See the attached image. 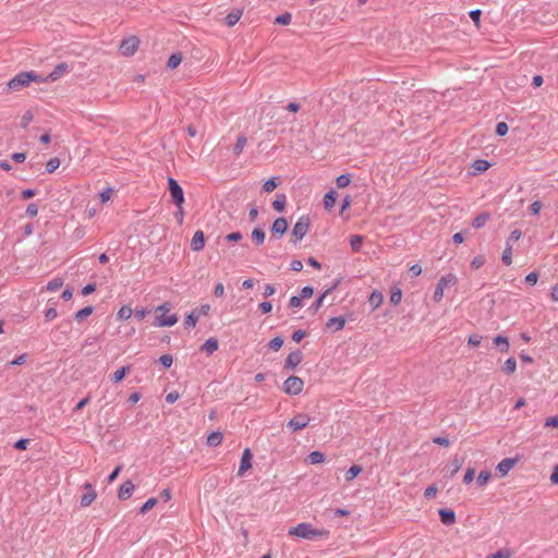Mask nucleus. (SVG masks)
Instances as JSON below:
<instances>
[{
  "mask_svg": "<svg viewBox=\"0 0 558 558\" xmlns=\"http://www.w3.org/2000/svg\"><path fill=\"white\" fill-rule=\"evenodd\" d=\"M493 342L500 352L507 353L509 351V341L507 337L498 335L493 339Z\"/></svg>",
  "mask_w": 558,
  "mask_h": 558,
  "instance_id": "obj_25",
  "label": "nucleus"
},
{
  "mask_svg": "<svg viewBox=\"0 0 558 558\" xmlns=\"http://www.w3.org/2000/svg\"><path fill=\"white\" fill-rule=\"evenodd\" d=\"M489 219L490 214L488 211H483L473 219L472 227L475 229H481L487 223Z\"/></svg>",
  "mask_w": 558,
  "mask_h": 558,
  "instance_id": "obj_24",
  "label": "nucleus"
},
{
  "mask_svg": "<svg viewBox=\"0 0 558 558\" xmlns=\"http://www.w3.org/2000/svg\"><path fill=\"white\" fill-rule=\"evenodd\" d=\"M363 471L361 465L354 464L352 465L345 473V480L348 482L354 480L357 475H360Z\"/></svg>",
  "mask_w": 558,
  "mask_h": 558,
  "instance_id": "obj_38",
  "label": "nucleus"
},
{
  "mask_svg": "<svg viewBox=\"0 0 558 558\" xmlns=\"http://www.w3.org/2000/svg\"><path fill=\"white\" fill-rule=\"evenodd\" d=\"M512 550L509 548H502L494 554H489L486 558H511Z\"/></svg>",
  "mask_w": 558,
  "mask_h": 558,
  "instance_id": "obj_43",
  "label": "nucleus"
},
{
  "mask_svg": "<svg viewBox=\"0 0 558 558\" xmlns=\"http://www.w3.org/2000/svg\"><path fill=\"white\" fill-rule=\"evenodd\" d=\"M310 416L305 413H299L293 418H291L288 423V427L292 428V430H300L307 426L310 423Z\"/></svg>",
  "mask_w": 558,
  "mask_h": 558,
  "instance_id": "obj_11",
  "label": "nucleus"
},
{
  "mask_svg": "<svg viewBox=\"0 0 558 558\" xmlns=\"http://www.w3.org/2000/svg\"><path fill=\"white\" fill-rule=\"evenodd\" d=\"M138 45L140 39L136 36H131L121 41L119 50L123 56H133L137 51Z\"/></svg>",
  "mask_w": 558,
  "mask_h": 558,
  "instance_id": "obj_9",
  "label": "nucleus"
},
{
  "mask_svg": "<svg viewBox=\"0 0 558 558\" xmlns=\"http://www.w3.org/2000/svg\"><path fill=\"white\" fill-rule=\"evenodd\" d=\"M27 360V353H23L19 356H16L14 360H12L9 365L15 366V365H23L26 363Z\"/></svg>",
  "mask_w": 558,
  "mask_h": 558,
  "instance_id": "obj_60",
  "label": "nucleus"
},
{
  "mask_svg": "<svg viewBox=\"0 0 558 558\" xmlns=\"http://www.w3.org/2000/svg\"><path fill=\"white\" fill-rule=\"evenodd\" d=\"M63 286V279L62 278H54L47 284L48 291H58Z\"/></svg>",
  "mask_w": 558,
  "mask_h": 558,
  "instance_id": "obj_50",
  "label": "nucleus"
},
{
  "mask_svg": "<svg viewBox=\"0 0 558 558\" xmlns=\"http://www.w3.org/2000/svg\"><path fill=\"white\" fill-rule=\"evenodd\" d=\"M283 344V339L281 337H275L268 343V348L278 351Z\"/></svg>",
  "mask_w": 558,
  "mask_h": 558,
  "instance_id": "obj_52",
  "label": "nucleus"
},
{
  "mask_svg": "<svg viewBox=\"0 0 558 558\" xmlns=\"http://www.w3.org/2000/svg\"><path fill=\"white\" fill-rule=\"evenodd\" d=\"M471 20L474 22V24L476 25V27L478 28L480 27V23H481V15H482V11L476 9V10H473L469 13Z\"/></svg>",
  "mask_w": 558,
  "mask_h": 558,
  "instance_id": "obj_55",
  "label": "nucleus"
},
{
  "mask_svg": "<svg viewBox=\"0 0 558 558\" xmlns=\"http://www.w3.org/2000/svg\"><path fill=\"white\" fill-rule=\"evenodd\" d=\"M172 305L169 302H165L161 305L157 306L156 312H160L161 314L156 317L154 323L155 326L159 327H171L178 323V316L175 314L166 316L171 310Z\"/></svg>",
  "mask_w": 558,
  "mask_h": 558,
  "instance_id": "obj_2",
  "label": "nucleus"
},
{
  "mask_svg": "<svg viewBox=\"0 0 558 558\" xmlns=\"http://www.w3.org/2000/svg\"><path fill=\"white\" fill-rule=\"evenodd\" d=\"M134 492V484L131 481H125L119 488L118 498L120 500L129 499Z\"/></svg>",
  "mask_w": 558,
  "mask_h": 558,
  "instance_id": "obj_19",
  "label": "nucleus"
},
{
  "mask_svg": "<svg viewBox=\"0 0 558 558\" xmlns=\"http://www.w3.org/2000/svg\"><path fill=\"white\" fill-rule=\"evenodd\" d=\"M303 360V354L300 350H295L288 354L284 361L283 368L286 371H293Z\"/></svg>",
  "mask_w": 558,
  "mask_h": 558,
  "instance_id": "obj_10",
  "label": "nucleus"
},
{
  "mask_svg": "<svg viewBox=\"0 0 558 558\" xmlns=\"http://www.w3.org/2000/svg\"><path fill=\"white\" fill-rule=\"evenodd\" d=\"M279 182H278V178H270L269 180H267L264 184H263V191L266 192V193H270L272 192L275 189H277Z\"/></svg>",
  "mask_w": 558,
  "mask_h": 558,
  "instance_id": "obj_45",
  "label": "nucleus"
},
{
  "mask_svg": "<svg viewBox=\"0 0 558 558\" xmlns=\"http://www.w3.org/2000/svg\"><path fill=\"white\" fill-rule=\"evenodd\" d=\"M241 16L242 10H233L226 16L225 22L228 26H233L239 22Z\"/></svg>",
  "mask_w": 558,
  "mask_h": 558,
  "instance_id": "obj_29",
  "label": "nucleus"
},
{
  "mask_svg": "<svg viewBox=\"0 0 558 558\" xmlns=\"http://www.w3.org/2000/svg\"><path fill=\"white\" fill-rule=\"evenodd\" d=\"M60 166V160L59 158L54 157V158H51L48 160V162L46 163V171L48 173H52L54 172Z\"/></svg>",
  "mask_w": 558,
  "mask_h": 558,
  "instance_id": "obj_49",
  "label": "nucleus"
},
{
  "mask_svg": "<svg viewBox=\"0 0 558 558\" xmlns=\"http://www.w3.org/2000/svg\"><path fill=\"white\" fill-rule=\"evenodd\" d=\"M518 462L519 458H505L497 464L496 470L500 473V476H506Z\"/></svg>",
  "mask_w": 558,
  "mask_h": 558,
  "instance_id": "obj_13",
  "label": "nucleus"
},
{
  "mask_svg": "<svg viewBox=\"0 0 558 558\" xmlns=\"http://www.w3.org/2000/svg\"><path fill=\"white\" fill-rule=\"evenodd\" d=\"M402 299V292L400 289H397L396 291H392L390 294V302L393 305H398L401 302Z\"/></svg>",
  "mask_w": 558,
  "mask_h": 558,
  "instance_id": "obj_56",
  "label": "nucleus"
},
{
  "mask_svg": "<svg viewBox=\"0 0 558 558\" xmlns=\"http://www.w3.org/2000/svg\"><path fill=\"white\" fill-rule=\"evenodd\" d=\"M489 167H490V163L487 160L477 159L473 162L474 174L484 172V171L488 170Z\"/></svg>",
  "mask_w": 558,
  "mask_h": 558,
  "instance_id": "obj_35",
  "label": "nucleus"
},
{
  "mask_svg": "<svg viewBox=\"0 0 558 558\" xmlns=\"http://www.w3.org/2000/svg\"><path fill=\"white\" fill-rule=\"evenodd\" d=\"M517 369V361L513 356L506 360L501 371L507 375H512Z\"/></svg>",
  "mask_w": 558,
  "mask_h": 558,
  "instance_id": "obj_32",
  "label": "nucleus"
},
{
  "mask_svg": "<svg viewBox=\"0 0 558 558\" xmlns=\"http://www.w3.org/2000/svg\"><path fill=\"white\" fill-rule=\"evenodd\" d=\"M324 460H325V454L323 452H320V451H312L307 456V461L311 464L322 463Z\"/></svg>",
  "mask_w": 558,
  "mask_h": 558,
  "instance_id": "obj_40",
  "label": "nucleus"
},
{
  "mask_svg": "<svg viewBox=\"0 0 558 558\" xmlns=\"http://www.w3.org/2000/svg\"><path fill=\"white\" fill-rule=\"evenodd\" d=\"M287 204V197L284 194H277L275 201L272 202V207L276 211H283Z\"/></svg>",
  "mask_w": 558,
  "mask_h": 558,
  "instance_id": "obj_31",
  "label": "nucleus"
},
{
  "mask_svg": "<svg viewBox=\"0 0 558 558\" xmlns=\"http://www.w3.org/2000/svg\"><path fill=\"white\" fill-rule=\"evenodd\" d=\"M288 534L305 539H313L315 537L327 536L328 531L314 529L310 523H300L296 526L291 527Z\"/></svg>",
  "mask_w": 558,
  "mask_h": 558,
  "instance_id": "obj_1",
  "label": "nucleus"
},
{
  "mask_svg": "<svg viewBox=\"0 0 558 558\" xmlns=\"http://www.w3.org/2000/svg\"><path fill=\"white\" fill-rule=\"evenodd\" d=\"M93 311H94L93 306H85L84 308H82L75 313V319L77 322H81V320L85 319L86 317H88L89 315H92Z\"/></svg>",
  "mask_w": 558,
  "mask_h": 558,
  "instance_id": "obj_42",
  "label": "nucleus"
},
{
  "mask_svg": "<svg viewBox=\"0 0 558 558\" xmlns=\"http://www.w3.org/2000/svg\"><path fill=\"white\" fill-rule=\"evenodd\" d=\"M252 240L256 245H260L265 241V231L262 228H255L252 231Z\"/></svg>",
  "mask_w": 558,
  "mask_h": 558,
  "instance_id": "obj_39",
  "label": "nucleus"
},
{
  "mask_svg": "<svg viewBox=\"0 0 558 558\" xmlns=\"http://www.w3.org/2000/svg\"><path fill=\"white\" fill-rule=\"evenodd\" d=\"M310 230V218L308 216H302L299 218V220L295 222L293 229H292V238H293V242L294 243H298L299 241H301L305 234L308 232Z\"/></svg>",
  "mask_w": 558,
  "mask_h": 558,
  "instance_id": "obj_5",
  "label": "nucleus"
},
{
  "mask_svg": "<svg viewBox=\"0 0 558 558\" xmlns=\"http://www.w3.org/2000/svg\"><path fill=\"white\" fill-rule=\"evenodd\" d=\"M38 214V206L35 203L28 204L26 208V215L28 217H36Z\"/></svg>",
  "mask_w": 558,
  "mask_h": 558,
  "instance_id": "obj_63",
  "label": "nucleus"
},
{
  "mask_svg": "<svg viewBox=\"0 0 558 558\" xmlns=\"http://www.w3.org/2000/svg\"><path fill=\"white\" fill-rule=\"evenodd\" d=\"M490 477H492V473L488 470H483L480 472V474L476 478V484L480 487H482L487 484V482L490 480Z\"/></svg>",
  "mask_w": 558,
  "mask_h": 558,
  "instance_id": "obj_41",
  "label": "nucleus"
},
{
  "mask_svg": "<svg viewBox=\"0 0 558 558\" xmlns=\"http://www.w3.org/2000/svg\"><path fill=\"white\" fill-rule=\"evenodd\" d=\"M542 207H543L542 202H539V201H535V202H533V203L530 205V208H529L530 214H532V215H537V214L541 211Z\"/></svg>",
  "mask_w": 558,
  "mask_h": 558,
  "instance_id": "obj_62",
  "label": "nucleus"
},
{
  "mask_svg": "<svg viewBox=\"0 0 558 558\" xmlns=\"http://www.w3.org/2000/svg\"><path fill=\"white\" fill-rule=\"evenodd\" d=\"M157 501H158L157 498H149V499H147L143 504V506L140 508V513L141 514L147 513L150 509H153L156 506Z\"/></svg>",
  "mask_w": 558,
  "mask_h": 558,
  "instance_id": "obj_46",
  "label": "nucleus"
},
{
  "mask_svg": "<svg viewBox=\"0 0 558 558\" xmlns=\"http://www.w3.org/2000/svg\"><path fill=\"white\" fill-rule=\"evenodd\" d=\"M218 340L216 338H209L203 343V345L201 347V351L210 355L218 350Z\"/></svg>",
  "mask_w": 558,
  "mask_h": 558,
  "instance_id": "obj_22",
  "label": "nucleus"
},
{
  "mask_svg": "<svg viewBox=\"0 0 558 558\" xmlns=\"http://www.w3.org/2000/svg\"><path fill=\"white\" fill-rule=\"evenodd\" d=\"M482 342V336L473 333L469 337L468 343L472 347H478Z\"/></svg>",
  "mask_w": 558,
  "mask_h": 558,
  "instance_id": "obj_61",
  "label": "nucleus"
},
{
  "mask_svg": "<svg viewBox=\"0 0 558 558\" xmlns=\"http://www.w3.org/2000/svg\"><path fill=\"white\" fill-rule=\"evenodd\" d=\"M31 440L27 439V438H22V439H19L17 441H15L14 444V448L16 450H26L28 445H29Z\"/></svg>",
  "mask_w": 558,
  "mask_h": 558,
  "instance_id": "obj_58",
  "label": "nucleus"
},
{
  "mask_svg": "<svg viewBox=\"0 0 558 558\" xmlns=\"http://www.w3.org/2000/svg\"><path fill=\"white\" fill-rule=\"evenodd\" d=\"M351 182V177L349 174H341L336 179V184L339 189L347 187Z\"/></svg>",
  "mask_w": 558,
  "mask_h": 558,
  "instance_id": "obj_48",
  "label": "nucleus"
},
{
  "mask_svg": "<svg viewBox=\"0 0 558 558\" xmlns=\"http://www.w3.org/2000/svg\"><path fill=\"white\" fill-rule=\"evenodd\" d=\"M182 62V54L180 52L172 53L168 61H167V68L168 69H175L179 66V64Z\"/></svg>",
  "mask_w": 558,
  "mask_h": 558,
  "instance_id": "obj_34",
  "label": "nucleus"
},
{
  "mask_svg": "<svg viewBox=\"0 0 558 558\" xmlns=\"http://www.w3.org/2000/svg\"><path fill=\"white\" fill-rule=\"evenodd\" d=\"M205 246V235L202 230H197L191 240V250L193 252H199Z\"/></svg>",
  "mask_w": 558,
  "mask_h": 558,
  "instance_id": "obj_17",
  "label": "nucleus"
},
{
  "mask_svg": "<svg viewBox=\"0 0 558 558\" xmlns=\"http://www.w3.org/2000/svg\"><path fill=\"white\" fill-rule=\"evenodd\" d=\"M288 230V221L283 217L277 218L271 226V236L281 238Z\"/></svg>",
  "mask_w": 558,
  "mask_h": 558,
  "instance_id": "obj_12",
  "label": "nucleus"
},
{
  "mask_svg": "<svg viewBox=\"0 0 558 558\" xmlns=\"http://www.w3.org/2000/svg\"><path fill=\"white\" fill-rule=\"evenodd\" d=\"M252 452L248 448L244 449L241 458L238 475L242 476L247 470L252 468Z\"/></svg>",
  "mask_w": 558,
  "mask_h": 558,
  "instance_id": "obj_15",
  "label": "nucleus"
},
{
  "mask_svg": "<svg viewBox=\"0 0 558 558\" xmlns=\"http://www.w3.org/2000/svg\"><path fill=\"white\" fill-rule=\"evenodd\" d=\"M130 371H131V366L130 365L122 366L121 368L117 369L111 375V380L113 383H119V381L123 380V378L126 376V374L130 373Z\"/></svg>",
  "mask_w": 558,
  "mask_h": 558,
  "instance_id": "obj_28",
  "label": "nucleus"
},
{
  "mask_svg": "<svg viewBox=\"0 0 558 558\" xmlns=\"http://www.w3.org/2000/svg\"><path fill=\"white\" fill-rule=\"evenodd\" d=\"M32 81L43 82V80L33 72H21L9 82V87L12 90H20L27 86Z\"/></svg>",
  "mask_w": 558,
  "mask_h": 558,
  "instance_id": "obj_3",
  "label": "nucleus"
},
{
  "mask_svg": "<svg viewBox=\"0 0 558 558\" xmlns=\"http://www.w3.org/2000/svg\"><path fill=\"white\" fill-rule=\"evenodd\" d=\"M458 282V279L456 277V275L453 274H448L446 276H442L437 284H436V289H435V292H434V295H433V300L436 302V303H439L442 298H444V291L445 289L449 286V284H456Z\"/></svg>",
  "mask_w": 558,
  "mask_h": 558,
  "instance_id": "obj_4",
  "label": "nucleus"
},
{
  "mask_svg": "<svg viewBox=\"0 0 558 558\" xmlns=\"http://www.w3.org/2000/svg\"><path fill=\"white\" fill-rule=\"evenodd\" d=\"M337 201V193L333 190L327 192L324 196V206L326 209H331Z\"/></svg>",
  "mask_w": 558,
  "mask_h": 558,
  "instance_id": "obj_30",
  "label": "nucleus"
},
{
  "mask_svg": "<svg viewBox=\"0 0 558 558\" xmlns=\"http://www.w3.org/2000/svg\"><path fill=\"white\" fill-rule=\"evenodd\" d=\"M337 287V284H335L333 287L327 289L311 306H310V311L313 312V313H316L322 306H323V302H324V299L326 298L327 294H329L335 288Z\"/></svg>",
  "mask_w": 558,
  "mask_h": 558,
  "instance_id": "obj_27",
  "label": "nucleus"
},
{
  "mask_svg": "<svg viewBox=\"0 0 558 558\" xmlns=\"http://www.w3.org/2000/svg\"><path fill=\"white\" fill-rule=\"evenodd\" d=\"M222 439L223 435L220 432H213L207 437V444L210 447H217L218 445L221 444Z\"/></svg>",
  "mask_w": 558,
  "mask_h": 558,
  "instance_id": "obj_33",
  "label": "nucleus"
},
{
  "mask_svg": "<svg viewBox=\"0 0 558 558\" xmlns=\"http://www.w3.org/2000/svg\"><path fill=\"white\" fill-rule=\"evenodd\" d=\"M132 308L130 306L124 305L118 311L117 317L120 320H126L132 316Z\"/></svg>",
  "mask_w": 558,
  "mask_h": 558,
  "instance_id": "obj_44",
  "label": "nucleus"
},
{
  "mask_svg": "<svg viewBox=\"0 0 558 558\" xmlns=\"http://www.w3.org/2000/svg\"><path fill=\"white\" fill-rule=\"evenodd\" d=\"M84 489L86 493L81 497V506L85 508L90 506L92 502L96 499L97 493L90 483H85Z\"/></svg>",
  "mask_w": 558,
  "mask_h": 558,
  "instance_id": "obj_14",
  "label": "nucleus"
},
{
  "mask_svg": "<svg viewBox=\"0 0 558 558\" xmlns=\"http://www.w3.org/2000/svg\"><path fill=\"white\" fill-rule=\"evenodd\" d=\"M246 143H247V138L245 135L238 136L236 143L233 146L234 155L239 156L243 151Z\"/></svg>",
  "mask_w": 558,
  "mask_h": 558,
  "instance_id": "obj_37",
  "label": "nucleus"
},
{
  "mask_svg": "<svg viewBox=\"0 0 558 558\" xmlns=\"http://www.w3.org/2000/svg\"><path fill=\"white\" fill-rule=\"evenodd\" d=\"M364 238L362 235L355 234L350 238V245L353 252H360L363 245Z\"/></svg>",
  "mask_w": 558,
  "mask_h": 558,
  "instance_id": "obj_36",
  "label": "nucleus"
},
{
  "mask_svg": "<svg viewBox=\"0 0 558 558\" xmlns=\"http://www.w3.org/2000/svg\"><path fill=\"white\" fill-rule=\"evenodd\" d=\"M68 64L62 62V63H59L54 69L53 71L46 77V78H41L43 82L46 81V80H50V81H57L59 80L66 71H68Z\"/></svg>",
  "mask_w": 558,
  "mask_h": 558,
  "instance_id": "obj_21",
  "label": "nucleus"
},
{
  "mask_svg": "<svg viewBox=\"0 0 558 558\" xmlns=\"http://www.w3.org/2000/svg\"><path fill=\"white\" fill-rule=\"evenodd\" d=\"M463 464V459L462 458H459V457H454L447 470V476L448 477H453L458 472L459 470L461 469Z\"/></svg>",
  "mask_w": 558,
  "mask_h": 558,
  "instance_id": "obj_23",
  "label": "nucleus"
},
{
  "mask_svg": "<svg viewBox=\"0 0 558 558\" xmlns=\"http://www.w3.org/2000/svg\"><path fill=\"white\" fill-rule=\"evenodd\" d=\"M304 387L303 380L298 376H290L283 383V391L290 396H298Z\"/></svg>",
  "mask_w": 558,
  "mask_h": 558,
  "instance_id": "obj_8",
  "label": "nucleus"
},
{
  "mask_svg": "<svg viewBox=\"0 0 558 558\" xmlns=\"http://www.w3.org/2000/svg\"><path fill=\"white\" fill-rule=\"evenodd\" d=\"M291 14L289 12H284L275 19V23L280 25H289L291 23Z\"/></svg>",
  "mask_w": 558,
  "mask_h": 558,
  "instance_id": "obj_51",
  "label": "nucleus"
},
{
  "mask_svg": "<svg viewBox=\"0 0 558 558\" xmlns=\"http://www.w3.org/2000/svg\"><path fill=\"white\" fill-rule=\"evenodd\" d=\"M210 311L209 304H203L199 307H195L190 312V314L185 317L184 326L185 328L194 327L198 322L201 316L208 315Z\"/></svg>",
  "mask_w": 558,
  "mask_h": 558,
  "instance_id": "obj_6",
  "label": "nucleus"
},
{
  "mask_svg": "<svg viewBox=\"0 0 558 558\" xmlns=\"http://www.w3.org/2000/svg\"><path fill=\"white\" fill-rule=\"evenodd\" d=\"M501 260L506 266L511 265L512 263V246L507 245V247L502 252Z\"/></svg>",
  "mask_w": 558,
  "mask_h": 558,
  "instance_id": "obj_47",
  "label": "nucleus"
},
{
  "mask_svg": "<svg viewBox=\"0 0 558 558\" xmlns=\"http://www.w3.org/2000/svg\"><path fill=\"white\" fill-rule=\"evenodd\" d=\"M383 300H384V296H383L381 292L375 290L371 293V295L368 298V303L375 310L381 305Z\"/></svg>",
  "mask_w": 558,
  "mask_h": 558,
  "instance_id": "obj_26",
  "label": "nucleus"
},
{
  "mask_svg": "<svg viewBox=\"0 0 558 558\" xmlns=\"http://www.w3.org/2000/svg\"><path fill=\"white\" fill-rule=\"evenodd\" d=\"M440 521L445 525H452L456 522V513L449 508H441L438 511Z\"/></svg>",
  "mask_w": 558,
  "mask_h": 558,
  "instance_id": "obj_18",
  "label": "nucleus"
},
{
  "mask_svg": "<svg viewBox=\"0 0 558 558\" xmlns=\"http://www.w3.org/2000/svg\"><path fill=\"white\" fill-rule=\"evenodd\" d=\"M98 337H88L82 344L81 352L84 355H92L97 352Z\"/></svg>",
  "mask_w": 558,
  "mask_h": 558,
  "instance_id": "obj_16",
  "label": "nucleus"
},
{
  "mask_svg": "<svg viewBox=\"0 0 558 558\" xmlns=\"http://www.w3.org/2000/svg\"><path fill=\"white\" fill-rule=\"evenodd\" d=\"M509 128H508V124L506 122H498L497 125H496V134L498 136H504L507 134Z\"/></svg>",
  "mask_w": 558,
  "mask_h": 558,
  "instance_id": "obj_57",
  "label": "nucleus"
},
{
  "mask_svg": "<svg viewBox=\"0 0 558 558\" xmlns=\"http://www.w3.org/2000/svg\"><path fill=\"white\" fill-rule=\"evenodd\" d=\"M345 318L343 316L332 317L326 323V327L331 331H339L345 326Z\"/></svg>",
  "mask_w": 558,
  "mask_h": 558,
  "instance_id": "obj_20",
  "label": "nucleus"
},
{
  "mask_svg": "<svg viewBox=\"0 0 558 558\" xmlns=\"http://www.w3.org/2000/svg\"><path fill=\"white\" fill-rule=\"evenodd\" d=\"M545 426L558 428V415L547 417L545 421Z\"/></svg>",
  "mask_w": 558,
  "mask_h": 558,
  "instance_id": "obj_64",
  "label": "nucleus"
},
{
  "mask_svg": "<svg viewBox=\"0 0 558 558\" xmlns=\"http://www.w3.org/2000/svg\"><path fill=\"white\" fill-rule=\"evenodd\" d=\"M159 362L163 367L170 368L173 363V357L170 354H163L159 357Z\"/></svg>",
  "mask_w": 558,
  "mask_h": 558,
  "instance_id": "obj_54",
  "label": "nucleus"
},
{
  "mask_svg": "<svg viewBox=\"0 0 558 558\" xmlns=\"http://www.w3.org/2000/svg\"><path fill=\"white\" fill-rule=\"evenodd\" d=\"M485 264V257L483 255H477L473 258L471 266L474 269L481 268Z\"/></svg>",
  "mask_w": 558,
  "mask_h": 558,
  "instance_id": "obj_59",
  "label": "nucleus"
},
{
  "mask_svg": "<svg viewBox=\"0 0 558 558\" xmlns=\"http://www.w3.org/2000/svg\"><path fill=\"white\" fill-rule=\"evenodd\" d=\"M168 190L172 202L177 207H181L184 203V193L178 181L173 178L168 179Z\"/></svg>",
  "mask_w": 558,
  "mask_h": 558,
  "instance_id": "obj_7",
  "label": "nucleus"
},
{
  "mask_svg": "<svg viewBox=\"0 0 558 558\" xmlns=\"http://www.w3.org/2000/svg\"><path fill=\"white\" fill-rule=\"evenodd\" d=\"M33 119H34V116H33L32 111L27 110L21 119V126L23 129H26L28 126V124L33 121Z\"/></svg>",
  "mask_w": 558,
  "mask_h": 558,
  "instance_id": "obj_53",
  "label": "nucleus"
}]
</instances>
